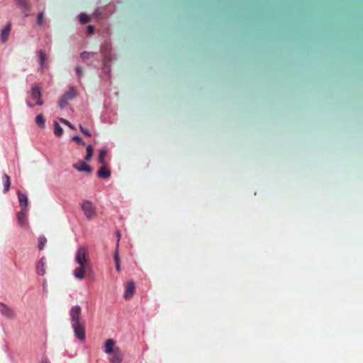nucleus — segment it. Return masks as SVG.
Wrapping results in <instances>:
<instances>
[{"label": "nucleus", "instance_id": "obj_12", "mask_svg": "<svg viewBox=\"0 0 363 363\" xmlns=\"http://www.w3.org/2000/svg\"><path fill=\"white\" fill-rule=\"evenodd\" d=\"M73 167L80 172H91V168L90 166L86 164L85 162H82V160L74 164H73Z\"/></svg>", "mask_w": 363, "mask_h": 363}, {"label": "nucleus", "instance_id": "obj_16", "mask_svg": "<svg viewBox=\"0 0 363 363\" xmlns=\"http://www.w3.org/2000/svg\"><path fill=\"white\" fill-rule=\"evenodd\" d=\"M111 170L106 168V166H103L98 171V177L101 179H107L111 177Z\"/></svg>", "mask_w": 363, "mask_h": 363}, {"label": "nucleus", "instance_id": "obj_32", "mask_svg": "<svg viewBox=\"0 0 363 363\" xmlns=\"http://www.w3.org/2000/svg\"><path fill=\"white\" fill-rule=\"evenodd\" d=\"M72 140L75 141L78 143H82L83 145H85V143L82 140V139L79 136H73Z\"/></svg>", "mask_w": 363, "mask_h": 363}, {"label": "nucleus", "instance_id": "obj_27", "mask_svg": "<svg viewBox=\"0 0 363 363\" xmlns=\"http://www.w3.org/2000/svg\"><path fill=\"white\" fill-rule=\"evenodd\" d=\"M44 18H45L44 12H41V13H38V15L37 16V25L38 26H43V21H44Z\"/></svg>", "mask_w": 363, "mask_h": 363}, {"label": "nucleus", "instance_id": "obj_13", "mask_svg": "<svg viewBox=\"0 0 363 363\" xmlns=\"http://www.w3.org/2000/svg\"><path fill=\"white\" fill-rule=\"evenodd\" d=\"M18 197L20 201V206L21 207V209H28L27 207L28 206V199L27 195L18 191Z\"/></svg>", "mask_w": 363, "mask_h": 363}, {"label": "nucleus", "instance_id": "obj_28", "mask_svg": "<svg viewBox=\"0 0 363 363\" xmlns=\"http://www.w3.org/2000/svg\"><path fill=\"white\" fill-rule=\"evenodd\" d=\"M68 101L66 99H65L62 96L60 99L59 106L60 109H64L65 106L67 105Z\"/></svg>", "mask_w": 363, "mask_h": 363}, {"label": "nucleus", "instance_id": "obj_5", "mask_svg": "<svg viewBox=\"0 0 363 363\" xmlns=\"http://www.w3.org/2000/svg\"><path fill=\"white\" fill-rule=\"evenodd\" d=\"M0 313L9 319H13L16 317L15 311L1 302H0Z\"/></svg>", "mask_w": 363, "mask_h": 363}, {"label": "nucleus", "instance_id": "obj_23", "mask_svg": "<svg viewBox=\"0 0 363 363\" xmlns=\"http://www.w3.org/2000/svg\"><path fill=\"white\" fill-rule=\"evenodd\" d=\"M86 154L85 156V160L89 161L91 160V158L93 155L94 150L92 148V146L91 145H87L86 148Z\"/></svg>", "mask_w": 363, "mask_h": 363}, {"label": "nucleus", "instance_id": "obj_29", "mask_svg": "<svg viewBox=\"0 0 363 363\" xmlns=\"http://www.w3.org/2000/svg\"><path fill=\"white\" fill-rule=\"evenodd\" d=\"M93 53L91 52H87V51H84L82 53H81L80 56L81 58L84 60H88L91 56H93Z\"/></svg>", "mask_w": 363, "mask_h": 363}, {"label": "nucleus", "instance_id": "obj_25", "mask_svg": "<svg viewBox=\"0 0 363 363\" xmlns=\"http://www.w3.org/2000/svg\"><path fill=\"white\" fill-rule=\"evenodd\" d=\"M113 259L116 263V271L119 272L121 270V266H120L119 255H118V252L117 250L114 253Z\"/></svg>", "mask_w": 363, "mask_h": 363}, {"label": "nucleus", "instance_id": "obj_30", "mask_svg": "<svg viewBox=\"0 0 363 363\" xmlns=\"http://www.w3.org/2000/svg\"><path fill=\"white\" fill-rule=\"evenodd\" d=\"M79 128H80L81 131L82 133H84V134L86 136H87V137H91V135L90 133V131L88 129L84 128L82 125H79Z\"/></svg>", "mask_w": 363, "mask_h": 363}, {"label": "nucleus", "instance_id": "obj_9", "mask_svg": "<svg viewBox=\"0 0 363 363\" xmlns=\"http://www.w3.org/2000/svg\"><path fill=\"white\" fill-rule=\"evenodd\" d=\"M27 212L28 209H21V211L17 213L18 222L21 227H26L28 224Z\"/></svg>", "mask_w": 363, "mask_h": 363}, {"label": "nucleus", "instance_id": "obj_34", "mask_svg": "<svg viewBox=\"0 0 363 363\" xmlns=\"http://www.w3.org/2000/svg\"><path fill=\"white\" fill-rule=\"evenodd\" d=\"M76 72H77V74L78 75H82V73H83V69H82V68H81V67H77V68H76Z\"/></svg>", "mask_w": 363, "mask_h": 363}, {"label": "nucleus", "instance_id": "obj_35", "mask_svg": "<svg viewBox=\"0 0 363 363\" xmlns=\"http://www.w3.org/2000/svg\"><path fill=\"white\" fill-rule=\"evenodd\" d=\"M26 104H27L28 106L30 108H33L35 106V104L31 103L29 100L26 101Z\"/></svg>", "mask_w": 363, "mask_h": 363}, {"label": "nucleus", "instance_id": "obj_7", "mask_svg": "<svg viewBox=\"0 0 363 363\" xmlns=\"http://www.w3.org/2000/svg\"><path fill=\"white\" fill-rule=\"evenodd\" d=\"M135 286L133 281H129L127 282L125 288V294H123V297L126 300H130L132 298V296L135 294Z\"/></svg>", "mask_w": 363, "mask_h": 363}, {"label": "nucleus", "instance_id": "obj_20", "mask_svg": "<svg viewBox=\"0 0 363 363\" xmlns=\"http://www.w3.org/2000/svg\"><path fill=\"white\" fill-rule=\"evenodd\" d=\"M3 183H4V193H7L8 191L9 190L10 185H11L10 177H9L8 174H4Z\"/></svg>", "mask_w": 363, "mask_h": 363}, {"label": "nucleus", "instance_id": "obj_11", "mask_svg": "<svg viewBox=\"0 0 363 363\" xmlns=\"http://www.w3.org/2000/svg\"><path fill=\"white\" fill-rule=\"evenodd\" d=\"M16 4L19 5V6L23 9L25 13H26V16H28V13L30 12L32 9V5L30 3L29 0H14Z\"/></svg>", "mask_w": 363, "mask_h": 363}, {"label": "nucleus", "instance_id": "obj_4", "mask_svg": "<svg viewBox=\"0 0 363 363\" xmlns=\"http://www.w3.org/2000/svg\"><path fill=\"white\" fill-rule=\"evenodd\" d=\"M30 99L35 101V104L38 105H43L44 104L42 99L41 88L39 86L35 85L32 86L30 90Z\"/></svg>", "mask_w": 363, "mask_h": 363}, {"label": "nucleus", "instance_id": "obj_14", "mask_svg": "<svg viewBox=\"0 0 363 363\" xmlns=\"http://www.w3.org/2000/svg\"><path fill=\"white\" fill-rule=\"evenodd\" d=\"M11 28V24L10 22H8L6 25L5 28L2 30L1 34V40L2 43L7 42L10 31Z\"/></svg>", "mask_w": 363, "mask_h": 363}, {"label": "nucleus", "instance_id": "obj_21", "mask_svg": "<svg viewBox=\"0 0 363 363\" xmlns=\"http://www.w3.org/2000/svg\"><path fill=\"white\" fill-rule=\"evenodd\" d=\"M38 56L40 59V64L42 69L45 67V62H46V55L44 51H41V50L38 52Z\"/></svg>", "mask_w": 363, "mask_h": 363}, {"label": "nucleus", "instance_id": "obj_26", "mask_svg": "<svg viewBox=\"0 0 363 363\" xmlns=\"http://www.w3.org/2000/svg\"><path fill=\"white\" fill-rule=\"evenodd\" d=\"M79 19L82 23H88L91 18L86 13H81L79 16Z\"/></svg>", "mask_w": 363, "mask_h": 363}, {"label": "nucleus", "instance_id": "obj_2", "mask_svg": "<svg viewBox=\"0 0 363 363\" xmlns=\"http://www.w3.org/2000/svg\"><path fill=\"white\" fill-rule=\"evenodd\" d=\"M81 208L88 220H91L96 218V209L94 206L91 201H83L81 205Z\"/></svg>", "mask_w": 363, "mask_h": 363}, {"label": "nucleus", "instance_id": "obj_10", "mask_svg": "<svg viewBox=\"0 0 363 363\" xmlns=\"http://www.w3.org/2000/svg\"><path fill=\"white\" fill-rule=\"evenodd\" d=\"M115 341L113 339H107L104 344V352L107 354H111L112 352L115 351L116 348H119L115 346Z\"/></svg>", "mask_w": 363, "mask_h": 363}, {"label": "nucleus", "instance_id": "obj_36", "mask_svg": "<svg viewBox=\"0 0 363 363\" xmlns=\"http://www.w3.org/2000/svg\"><path fill=\"white\" fill-rule=\"evenodd\" d=\"M41 363H50L48 359H44L42 360Z\"/></svg>", "mask_w": 363, "mask_h": 363}, {"label": "nucleus", "instance_id": "obj_19", "mask_svg": "<svg viewBox=\"0 0 363 363\" xmlns=\"http://www.w3.org/2000/svg\"><path fill=\"white\" fill-rule=\"evenodd\" d=\"M107 152L106 150H99V157H98V161L102 166H106L105 157L106 156Z\"/></svg>", "mask_w": 363, "mask_h": 363}, {"label": "nucleus", "instance_id": "obj_24", "mask_svg": "<svg viewBox=\"0 0 363 363\" xmlns=\"http://www.w3.org/2000/svg\"><path fill=\"white\" fill-rule=\"evenodd\" d=\"M39 240V250H43L45 246L46 242H48V240L46 239V237L44 235H41L38 238Z\"/></svg>", "mask_w": 363, "mask_h": 363}, {"label": "nucleus", "instance_id": "obj_8", "mask_svg": "<svg viewBox=\"0 0 363 363\" xmlns=\"http://www.w3.org/2000/svg\"><path fill=\"white\" fill-rule=\"evenodd\" d=\"M112 357L109 359L111 363H121L123 359V352L121 348H116L115 351L112 352Z\"/></svg>", "mask_w": 363, "mask_h": 363}, {"label": "nucleus", "instance_id": "obj_31", "mask_svg": "<svg viewBox=\"0 0 363 363\" xmlns=\"http://www.w3.org/2000/svg\"><path fill=\"white\" fill-rule=\"evenodd\" d=\"M60 121L65 125H67V126H69V128H74V126L72 125V123L70 122H69L68 121H67V119L65 118H60Z\"/></svg>", "mask_w": 363, "mask_h": 363}, {"label": "nucleus", "instance_id": "obj_17", "mask_svg": "<svg viewBox=\"0 0 363 363\" xmlns=\"http://www.w3.org/2000/svg\"><path fill=\"white\" fill-rule=\"evenodd\" d=\"M62 96L67 101L72 100L76 96V91L74 88L70 87V89L62 95Z\"/></svg>", "mask_w": 363, "mask_h": 363}, {"label": "nucleus", "instance_id": "obj_6", "mask_svg": "<svg viewBox=\"0 0 363 363\" xmlns=\"http://www.w3.org/2000/svg\"><path fill=\"white\" fill-rule=\"evenodd\" d=\"M89 269V264L79 265L73 271L74 277L77 279H84L86 276V272Z\"/></svg>", "mask_w": 363, "mask_h": 363}, {"label": "nucleus", "instance_id": "obj_15", "mask_svg": "<svg viewBox=\"0 0 363 363\" xmlns=\"http://www.w3.org/2000/svg\"><path fill=\"white\" fill-rule=\"evenodd\" d=\"M45 258L40 259L36 266V272L40 276H43L45 274Z\"/></svg>", "mask_w": 363, "mask_h": 363}, {"label": "nucleus", "instance_id": "obj_22", "mask_svg": "<svg viewBox=\"0 0 363 363\" xmlns=\"http://www.w3.org/2000/svg\"><path fill=\"white\" fill-rule=\"evenodd\" d=\"M54 133L55 134V135L57 137H60L63 134V129H62V128L57 122H55V124H54Z\"/></svg>", "mask_w": 363, "mask_h": 363}, {"label": "nucleus", "instance_id": "obj_1", "mask_svg": "<svg viewBox=\"0 0 363 363\" xmlns=\"http://www.w3.org/2000/svg\"><path fill=\"white\" fill-rule=\"evenodd\" d=\"M69 314L74 335L79 340H85V322L81 318L82 308L79 306H73Z\"/></svg>", "mask_w": 363, "mask_h": 363}, {"label": "nucleus", "instance_id": "obj_18", "mask_svg": "<svg viewBox=\"0 0 363 363\" xmlns=\"http://www.w3.org/2000/svg\"><path fill=\"white\" fill-rule=\"evenodd\" d=\"M35 123L40 128H43L45 127V118L42 113H40L36 116Z\"/></svg>", "mask_w": 363, "mask_h": 363}, {"label": "nucleus", "instance_id": "obj_3", "mask_svg": "<svg viewBox=\"0 0 363 363\" xmlns=\"http://www.w3.org/2000/svg\"><path fill=\"white\" fill-rule=\"evenodd\" d=\"M75 262L79 265L89 264L87 259V250L86 247H79L75 254Z\"/></svg>", "mask_w": 363, "mask_h": 363}, {"label": "nucleus", "instance_id": "obj_33", "mask_svg": "<svg viewBox=\"0 0 363 363\" xmlns=\"http://www.w3.org/2000/svg\"><path fill=\"white\" fill-rule=\"evenodd\" d=\"M94 26H89L87 27V33H88V34H91V33H94Z\"/></svg>", "mask_w": 363, "mask_h": 363}]
</instances>
